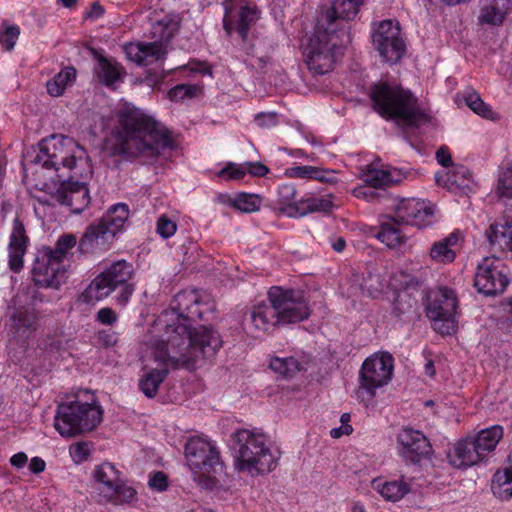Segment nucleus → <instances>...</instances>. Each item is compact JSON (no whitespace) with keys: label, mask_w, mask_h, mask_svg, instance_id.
I'll use <instances>...</instances> for the list:
<instances>
[{"label":"nucleus","mask_w":512,"mask_h":512,"mask_svg":"<svg viewBox=\"0 0 512 512\" xmlns=\"http://www.w3.org/2000/svg\"><path fill=\"white\" fill-rule=\"evenodd\" d=\"M235 440V468L256 477L273 471L280 459V453L273 450L266 435L249 429L237 430Z\"/></svg>","instance_id":"423d86ee"},{"label":"nucleus","mask_w":512,"mask_h":512,"mask_svg":"<svg viewBox=\"0 0 512 512\" xmlns=\"http://www.w3.org/2000/svg\"><path fill=\"white\" fill-rule=\"evenodd\" d=\"M373 486L385 500L392 502L399 501L410 491L409 485L404 481H374Z\"/></svg>","instance_id":"a19ab883"},{"label":"nucleus","mask_w":512,"mask_h":512,"mask_svg":"<svg viewBox=\"0 0 512 512\" xmlns=\"http://www.w3.org/2000/svg\"><path fill=\"white\" fill-rule=\"evenodd\" d=\"M491 487L498 498L502 500L512 498V451L509 455V466L494 474Z\"/></svg>","instance_id":"ea45409f"},{"label":"nucleus","mask_w":512,"mask_h":512,"mask_svg":"<svg viewBox=\"0 0 512 512\" xmlns=\"http://www.w3.org/2000/svg\"><path fill=\"white\" fill-rule=\"evenodd\" d=\"M394 359L388 352L374 353L362 364L359 378L360 389L371 399L376 390L387 385L393 374Z\"/></svg>","instance_id":"4468645a"},{"label":"nucleus","mask_w":512,"mask_h":512,"mask_svg":"<svg viewBox=\"0 0 512 512\" xmlns=\"http://www.w3.org/2000/svg\"><path fill=\"white\" fill-rule=\"evenodd\" d=\"M185 458L194 481L206 489L216 485L223 463L215 444L201 437L190 438L185 445Z\"/></svg>","instance_id":"1a4fd4ad"},{"label":"nucleus","mask_w":512,"mask_h":512,"mask_svg":"<svg viewBox=\"0 0 512 512\" xmlns=\"http://www.w3.org/2000/svg\"><path fill=\"white\" fill-rule=\"evenodd\" d=\"M13 321L18 334H31L38 327V315L34 309H18L13 316Z\"/></svg>","instance_id":"79ce46f5"},{"label":"nucleus","mask_w":512,"mask_h":512,"mask_svg":"<svg viewBox=\"0 0 512 512\" xmlns=\"http://www.w3.org/2000/svg\"><path fill=\"white\" fill-rule=\"evenodd\" d=\"M172 146L169 131L160 122L140 109L129 106L119 111L118 125L105 142L110 155L122 156L127 160L140 158L149 161Z\"/></svg>","instance_id":"f257e3e1"},{"label":"nucleus","mask_w":512,"mask_h":512,"mask_svg":"<svg viewBox=\"0 0 512 512\" xmlns=\"http://www.w3.org/2000/svg\"><path fill=\"white\" fill-rule=\"evenodd\" d=\"M486 236L492 250L512 252V220L503 224H491Z\"/></svg>","instance_id":"2f4dec72"},{"label":"nucleus","mask_w":512,"mask_h":512,"mask_svg":"<svg viewBox=\"0 0 512 512\" xmlns=\"http://www.w3.org/2000/svg\"><path fill=\"white\" fill-rule=\"evenodd\" d=\"M76 245L78 246V241L74 234H63L57 239L54 248L45 247L32 269L35 285L59 288L64 284L66 271L60 269V264Z\"/></svg>","instance_id":"9d476101"},{"label":"nucleus","mask_w":512,"mask_h":512,"mask_svg":"<svg viewBox=\"0 0 512 512\" xmlns=\"http://www.w3.org/2000/svg\"><path fill=\"white\" fill-rule=\"evenodd\" d=\"M232 0H225L223 28L227 35L231 36L234 32L238 34L243 42H248L250 34L256 22L259 19V11L256 6L244 5L238 10L231 6Z\"/></svg>","instance_id":"dca6fc26"},{"label":"nucleus","mask_w":512,"mask_h":512,"mask_svg":"<svg viewBox=\"0 0 512 512\" xmlns=\"http://www.w3.org/2000/svg\"><path fill=\"white\" fill-rule=\"evenodd\" d=\"M39 146V152L32 160L34 165L53 170L58 179L71 173L76 174V153L82 149L72 138L52 135L42 140Z\"/></svg>","instance_id":"9b49d317"},{"label":"nucleus","mask_w":512,"mask_h":512,"mask_svg":"<svg viewBox=\"0 0 512 512\" xmlns=\"http://www.w3.org/2000/svg\"><path fill=\"white\" fill-rule=\"evenodd\" d=\"M350 288H363L367 285V279L362 273L352 272L348 281Z\"/></svg>","instance_id":"e2e57ef3"},{"label":"nucleus","mask_w":512,"mask_h":512,"mask_svg":"<svg viewBox=\"0 0 512 512\" xmlns=\"http://www.w3.org/2000/svg\"><path fill=\"white\" fill-rule=\"evenodd\" d=\"M436 159L444 167L452 166V158L447 148L441 147L436 152Z\"/></svg>","instance_id":"0e129e2a"},{"label":"nucleus","mask_w":512,"mask_h":512,"mask_svg":"<svg viewBox=\"0 0 512 512\" xmlns=\"http://www.w3.org/2000/svg\"><path fill=\"white\" fill-rule=\"evenodd\" d=\"M197 299L196 290H179L172 309L158 316L152 332L172 348L184 347L200 353L202 358H214L223 343L219 333L206 326L192 329L190 319L183 315Z\"/></svg>","instance_id":"f03ea898"},{"label":"nucleus","mask_w":512,"mask_h":512,"mask_svg":"<svg viewBox=\"0 0 512 512\" xmlns=\"http://www.w3.org/2000/svg\"><path fill=\"white\" fill-rule=\"evenodd\" d=\"M28 242L29 239L26 235L24 224L19 218H15L8 246L11 270L18 272L23 267V256L26 253Z\"/></svg>","instance_id":"bb28decb"},{"label":"nucleus","mask_w":512,"mask_h":512,"mask_svg":"<svg viewBox=\"0 0 512 512\" xmlns=\"http://www.w3.org/2000/svg\"><path fill=\"white\" fill-rule=\"evenodd\" d=\"M511 11L512 0H489L481 8L478 19L482 24L500 26Z\"/></svg>","instance_id":"c756f323"},{"label":"nucleus","mask_w":512,"mask_h":512,"mask_svg":"<svg viewBox=\"0 0 512 512\" xmlns=\"http://www.w3.org/2000/svg\"><path fill=\"white\" fill-rule=\"evenodd\" d=\"M247 173L252 176L262 177L265 176L269 169L261 162H246Z\"/></svg>","instance_id":"bf43d9fd"},{"label":"nucleus","mask_w":512,"mask_h":512,"mask_svg":"<svg viewBox=\"0 0 512 512\" xmlns=\"http://www.w3.org/2000/svg\"><path fill=\"white\" fill-rule=\"evenodd\" d=\"M98 501L113 506L132 505L138 501V492L122 474L98 497Z\"/></svg>","instance_id":"393cba45"},{"label":"nucleus","mask_w":512,"mask_h":512,"mask_svg":"<svg viewBox=\"0 0 512 512\" xmlns=\"http://www.w3.org/2000/svg\"><path fill=\"white\" fill-rule=\"evenodd\" d=\"M128 217L126 204L113 205L99 220L87 226L78 241L80 254H102L108 251L115 236L123 230Z\"/></svg>","instance_id":"6e6552de"},{"label":"nucleus","mask_w":512,"mask_h":512,"mask_svg":"<svg viewBox=\"0 0 512 512\" xmlns=\"http://www.w3.org/2000/svg\"><path fill=\"white\" fill-rule=\"evenodd\" d=\"M351 42V35L345 29L340 33L317 22L315 32L304 47L303 56L308 69L314 74L323 75L332 71L336 53Z\"/></svg>","instance_id":"0eeeda50"},{"label":"nucleus","mask_w":512,"mask_h":512,"mask_svg":"<svg viewBox=\"0 0 512 512\" xmlns=\"http://www.w3.org/2000/svg\"><path fill=\"white\" fill-rule=\"evenodd\" d=\"M98 501L113 506L132 505L138 501V492L122 474L98 497Z\"/></svg>","instance_id":"a878e982"},{"label":"nucleus","mask_w":512,"mask_h":512,"mask_svg":"<svg viewBox=\"0 0 512 512\" xmlns=\"http://www.w3.org/2000/svg\"><path fill=\"white\" fill-rule=\"evenodd\" d=\"M333 171L325 170L315 166H295L287 170L290 177L301 179H315L321 182H328L332 179L327 175L332 174Z\"/></svg>","instance_id":"c03bdc74"},{"label":"nucleus","mask_w":512,"mask_h":512,"mask_svg":"<svg viewBox=\"0 0 512 512\" xmlns=\"http://www.w3.org/2000/svg\"><path fill=\"white\" fill-rule=\"evenodd\" d=\"M212 359L202 358L200 353L184 347L172 348L158 338L142 356L143 369L146 372L139 380V388L145 396L153 398L168 375L169 367L194 369Z\"/></svg>","instance_id":"7ed1b4c3"},{"label":"nucleus","mask_w":512,"mask_h":512,"mask_svg":"<svg viewBox=\"0 0 512 512\" xmlns=\"http://www.w3.org/2000/svg\"><path fill=\"white\" fill-rule=\"evenodd\" d=\"M58 181L59 185L52 196L59 204L68 206L73 213H81L90 203L89 189L86 183L74 180L72 174H68Z\"/></svg>","instance_id":"a211bd4d"},{"label":"nucleus","mask_w":512,"mask_h":512,"mask_svg":"<svg viewBox=\"0 0 512 512\" xmlns=\"http://www.w3.org/2000/svg\"><path fill=\"white\" fill-rule=\"evenodd\" d=\"M333 204L328 198L308 197L300 200L298 216H305L312 212H328Z\"/></svg>","instance_id":"a18cd8bd"},{"label":"nucleus","mask_w":512,"mask_h":512,"mask_svg":"<svg viewBox=\"0 0 512 512\" xmlns=\"http://www.w3.org/2000/svg\"><path fill=\"white\" fill-rule=\"evenodd\" d=\"M268 299L282 325L302 322L311 315L303 290H269Z\"/></svg>","instance_id":"ddd939ff"},{"label":"nucleus","mask_w":512,"mask_h":512,"mask_svg":"<svg viewBox=\"0 0 512 512\" xmlns=\"http://www.w3.org/2000/svg\"><path fill=\"white\" fill-rule=\"evenodd\" d=\"M93 450V443L89 441H78L70 445L69 454L75 464L88 461Z\"/></svg>","instance_id":"de8ad7c7"},{"label":"nucleus","mask_w":512,"mask_h":512,"mask_svg":"<svg viewBox=\"0 0 512 512\" xmlns=\"http://www.w3.org/2000/svg\"><path fill=\"white\" fill-rule=\"evenodd\" d=\"M28 461V457L24 452H18L10 458V464L17 469L23 468Z\"/></svg>","instance_id":"774afa93"},{"label":"nucleus","mask_w":512,"mask_h":512,"mask_svg":"<svg viewBox=\"0 0 512 512\" xmlns=\"http://www.w3.org/2000/svg\"><path fill=\"white\" fill-rule=\"evenodd\" d=\"M450 465L455 468H468L484 460L473 438L457 441L447 454Z\"/></svg>","instance_id":"b1692460"},{"label":"nucleus","mask_w":512,"mask_h":512,"mask_svg":"<svg viewBox=\"0 0 512 512\" xmlns=\"http://www.w3.org/2000/svg\"><path fill=\"white\" fill-rule=\"evenodd\" d=\"M497 193L500 198L512 199V164L500 173Z\"/></svg>","instance_id":"3c124183"},{"label":"nucleus","mask_w":512,"mask_h":512,"mask_svg":"<svg viewBox=\"0 0 512 512\" xmlns=\"http://www.w3.org/2000/svg\"><path fill=\"white\" fill-rule=\"evenodd\" d=\"M148 486L152 490L163 492L169 486L168 476L162 471L154 472L149 477Z\"/></svg>","instance_id":"5fc2aeb1"},{"label":"nucleus","mask_w":512,"mask_h":512,"mask_svg":"<svg viewBox=\"0 0 512 512\" xmlns=\"http://www.w3.org/2000/svg\"><path fill=\"white\" fill-rule=\"evenodd\" d=\"M510 283V278L504 267L495 265V261L485 257L478 264L474 277L475 288H506Z\"/></svg>","instance_id":"412c9836"},{"label":"nucleus","mask_w":512,"mask_h":512,"mask_svg":"<svg viewBox=\"0 0 512 512\" xmlns=\"http://www.w3.org/2000/svg\"><path fill=\"white\" fill-rule=\"evenodd\" d=\"M96 319L102 324L112 325L116 322L117 315L111 308L105 307L98 311Z\"/></svg>","instance_id":"13d9d810"},{"label":"nucleus","mask_w":512,"mask_h":512,"mask_svg":"<svg viewBox=\"0 0 512 512\" xmlns=\"http://www.w3.org/2000/svg\"><path fill=\"white\" fill-rule=\"evenodd\" d=\"M95 58L94 75L99 83L113 87L122 81L125 71L118 62L103 55H96Z\"/></svg>","instance_id":"cd10ccee"},{"label":"nucleus","mask_w":512,"mask_h":512,"mask_svg":"<svg viewBox=\"0 0 512 512\" xmlns=\"http://www.w3.org/2000/svg\"><path fill=\"white\" fill-rule=\"evenodd\" d=\"M394 217L401 224L423 228L433 222L434 209L429 203L419 199H402L395 206Z\"/></svg>","instance_id":"aec40b11"},{"label":"nucleus","mask_w":512,"mask_h":512,"mask_svg":"<svg viewBox=\"0 0 512 512\" xmlns=\"http://www.w3.org/2000/svg\"><path fill=\"white\" fill-rule=\"evenodd\" d=\"M424 305L433 329L441 335H451L456 331L454 314L457 300L453 290H426Z\"/></svg>","instance_id":"f8f14e48"},{"label":"nucleus","mask_w":512,"mask_h":512,"mask_svg":"<svg viewBox=\"0 0 512 512\" xmlns=\"http://www.w3.org/2000/svg\"><path fill=\"white\" fill-rule=\"evenodd\" d=\"M127 58L138 65L147 66L164 59L167 51L160 41L129 43L124 46Z\"/></svg>","instance_id":"5701e85b"},{"label":"nucleus","mask_w":512,"mask_h":512,"mask_svg":"<svg viewBox=\"0 0 512 512\" xmlns=\"http://www.w3.org/2000/svg\"><path fill=\"white\" fill-rule=\"evenodd\" d=\"M76 78V70L73 67H65L53 80L47 83V91L51 96H60L65 88Z\"/></svg>","instance_id":"37998d69"},{"label":"nucleus","mask_w":512,"mask_h":512,"mask_svg":"<svg viewBox=\"0 0 512 512\" xmlns=\"http://www.w3.org/2000/svg\"><path fill=\"white\" fill-rule=\"evenodd\" d=\"M177 230V225L172 220H170L167 216L162 215L159 217L157 221V232L163 238H169L175 234Z\"/></svg>","instance_id":"4d7b16f0"},{"label":"nucleus","mask_w":512,"mask_h":512,"mask_svg":"<svg viewBox=\"0 0 512 512\" xmlns=\"http://www.w3.org/2000/svg\"><path fill=\"white\" fill-rule=\"evenodd\" d=\"M396 441L398 454L406 463L419 464L430 458L433 451L429 439L412 428L401 429Z\"/></svg>","instance_id":"f3484780"},{"label":"nucleus","mask_w":512,"mask_h":512,"mask_svg":"<svg viewBox=\"0 0 512 512\" xmlns=\"http://www.w3.org/2000/svg\"><path fill=\"white\" fill-rule=\"evenodd\" d=\"M502 437L503 427L500 425H494L481 430L477 436L473 438V441L481 452L482 457L485 459L489 453L495 450Z\"/></svg>","instance_id":"58836bf2"},{"label":"nucleus","mask_w":512,"mask_h":512,"mask_svg":"<svg viewBox=\"0 0 512 512\" xmlns=\"http://www.w3.org/2000/svg\"><path fill=\"white\" fill-rule=\"evenodd\" d=\"M98 341L105 347H112L117 343L118 338L114 332L102 330L98 333Z\"/></svg>","instance_id":"052dcab7"},{"label":"nucleus","mask_w":512,"mask_h":512,"mask_svg":"<svg viewBox=\"0 0 512 512\" xmlns=\"http://www.w3.org/2000/svg\"><path fill=\"white\" fill-rule=\"evenodd\" d=\"M364 0H332V5L318 18L320 27H327L340 33L345 29L350 33L349 22L359 13Z\"/></svg>","instance_id":"6ab92c4d"},{"label":"nucleus","mask_w":512,"mask_h":512,"mask_svg":"<svg viewBox=\"0 0 512 512\" xmlns=\"http://www.w3.org/2000/svg\"><path fill=\"white\" fill-rule=\"evenodd\" d=\"M260 198L255 194L239 193L232 200V206L241 212L251 213L259 210Z\"/></svg>","instance_id":"49530a36"},{"label":"nucleus","mask_w":512,"mask_h":512,"mask_svg":"<svg viewBox=\"0 0 512 512\" xmlns=\"http://www.w3.org/2000/svg\"><path fill=\"white\" fill-rule=\"evenodd\" d=\"M466 105L471 108L476 114L487 118L493 119V111L491 108L486 105L483 100L480 98L479 94L476 92H469L464 97Z\"/></svg>","instance_id":"09e8293b"},{"label":"nucleus","mask_w":512,"mask_h":512,"mask_svg":"<svg viewBox=\"0 0 512 512\" xmlns=\"http://www.w3.org/2000/svg\"><path fill=\"white\" fill-rule=\"evenodd\" d=\"M247 174L246 163L244 164H228L219 172V176L234 180H240Z\"/></svg>","instance_id":"864d4df0"},{"label":"nucleus","mask_w":512,"mask_h":512,"mask_svg":"<svg viewBox=\"0 0 512 512\" xmlns=\"http://www.w3.org/2000/svg\"><path fill=\"white\" fill-rule=\"evenodd\" d=\"M268 367L273 373L285 380L293 379L303 369L300 360L293 355H270Z\"/></svg>","instance_id":"f704fd0d"},{"label":"nucleus","mask_w":512,"mask_h":512,"mask_svg":"<svg viewBox=\"0 0 512 512\" xmlns=\"http://www.w3.org/2000/svg\"><path fill=\"white\" fill-rule=\"evenodd\" d=\"M133 275L131 264L125 260L113 263L110 267L99 273L89 284L88 288H116L128 285Z\"/></svg>","instance_id":"4be33fe9"},{"label":"nucleus","mask_w":512,"mask_h":512,"mask_svg":"<svg viewBox=\"0 0 512 512\" xmlns=\"http://www.w3.org/2000/svg\"><path fill=\"white\" fill-rule=\"evenodd\" d=\"M471 172L463 165H452V168L443 175L436 176L439 184H443L449 190L469 188Z\"/></svg>","instance_id":"4c0bfd02"},{"label":"nucleus","mask_w":512,"mask_h":512,"mask_svg":"<svg viewBox=\"0 0 512 512\" xmlns=\"http://www.w3.org/2000/svg\"><path fill=\"white\" fill-rule=\"evenodd\" d=\"M360 177L371 188H381L390 184L399 183L403 174L401 170L397 168L377 169L369 165L366 169L362 170Z\"/></svg>","instance_id":"c85d7f7f"},{"label":"nucleus","mask_w":512,"mask_h":512,"mask_svg":"<svg viewBox=\"0 0 512 512\" xmlns=\"http://www.w3.org/2000/svg\"><path fill=\"white\" fill-rule=\"evenodd\" d=\"M199 90V87L196 85L179 84L170 89L168 95L171 100L179 101L196 96Z\"/></svg>","instance_id":"603ef678"},{"label":"nucleus","mask_w":512,"mask_h":512,"mask_svg":"<svg viewBox=\"0 0 512 512\" xmlns=\"http://www.w3.org/2000/svg\"><path fill=\"white\" fill-rule=\"evenodd\" d=\"M296 189L292 184H283L277 192V201L275 209L288 217H297L300 200H296Z\"/></svg>","instance_id":"c9c22d12"},{"label":"nucleus","mask_w":512,"mask_h":512,"mask_svg":"<svg viewBox=\"0 0 512 512\" xmlns=\"http://www.w3.org/2000/svg\"><path fill=\"white\" fill-rule=\"evenodd\" d=\"M370 97L374 110L382 118L400 126L418 128L430 120L418 98L399 84L380 81L371 87Z\"/></svg>","instance_id":"20e7f679"},{"label":"nucleus","mask_w":512,"mask_h":512,"mask_svg":"<svg viewBox=\"0 0 512 512\" xmlns=\"http://www.w3.org/2000/svg\"><path fill=\"white\" fill-rule=\"evenodd\" d=\"M372 41L383 60L389 63L398 62L406 50L399 23L390 19L374 25Z\"/></svg>","instance_id":"2eb2a0df"},{"label":"nucleus","mask_w":512,"mask_h":512,"mask_svg":"<svg viewBox=\"0 0 512 512\" xmlns=\"http://www.w3.org/2000/svg\"><path fill=\"white\" fill-rule=\"evenodd\" d=\"M104 410L98 397L91 391L80 390L71 400L58 405L54 427L66 438L95 430L103 421Z\"/></svg>","instance_id":"39448f33"},{"label":"nucleus","mask_w":512,"mask_h":512,"mask_svg":"<svg viewBox=\"0 0 512 512\" xmlns=\"http://www.w3.org/2000/svg\"><path fill=\"white\" fill-rule=\"evenodd\" d=\"M46 468L45 461L40 457H33L29 463V470L34 474L43 472Z\"/></svg>","instance_id":"338daca9"},{"label":"nucleus","mask_w":512,"mask_h":512,"mask_svg":"<svg viewBox=\"0 0 512 512\" xmlns=\"http://www.w3.org/2000/svg\"><path fill=\"white\" fill-rule=\"evenodd\" d=\"M461 239L457 232H452L447 237L433 243L430 249V258L435 263L448 264L454 261L457 255L455 247Z\"/></svg>","instance_id":"7c9ffc66"},{"label":"nucleus","mask_w":512,"mask_h":512,"mask_svg":"<svg viewBox=\"0 0 512 512\" xmlns=\"http://www.w3.org/2000/svg\"><path fill=\"white\" fill-rule=\"evenodd\" d=\"M251 324L254 332L257 334L268 333L274 327L281 326L273 307L265 304H259L251 312Z\"/></svg>","instance_id":"72a5a7b5"},{"label":"nucleus","mask_w":512,"mask_h":512,"mask_svg":"<svg viewBox=\"0 0 512 512\" xmlns=\"http://www.w3.org/2000/svg\"><path fill=\"white\" fill-rule=\"evenodd\" d=\"M400 222L395 217H388L387 221L380 224V230L376 234L378 240L389 248H398L405 242V236L400 229Z\"/></svg>","instance_id":"e433bc0d"},{"label":"nucleus","mask_w":512,"mask_h":512,"mask_svg":"<svg viewBox=\"0 0 512 512\" xmlns=\"http://www.w3.org/2000/svg\"><path fill=\"white\" fill-rule=\"evenodd\" d=\"M123 473L112 463L103 462L96 465L91 478L97 497L108 489Z\"/></svg>","instance_id":"473e14b6"},{"label":"nucleus","mask_w":512,"mask_h":512,"mask_svg":"<svg viewBox=\"0 0 512 512\" xmlns=\"http://www.w3.org/2000/svg\"><path fill=\"white\" fill-rule=\"evenodd\" d=\"M3 30L0 31V44L2 47L11 51L20 35V28L17 25H11L7 21L2 23Z\"/></svg>","instance_id":"8fccbe9b"},{"label":"nucleus","mask_w":512,"mask_h":512,"mask_svg":"<svg viewBox=\"0 0 512 512\" xmlns=\"http://www.w3.org/2000/svg\"><path fill=\"white\" fill-rule=\"evenodd\" d=\"M413 308V299L408 294H400L394 298V312L397 316L409 312Z\"/></svg>","instance_id":"6e6d98bb"},{"label":"nucleus","mask_w":512,"mask_h":512,"mask_svg":"<svg viewBox=\"0 0 512 512\" xmlns=\"http://www.w3.org/2000/svg\"><path fill=\"white\" fill-rule=\"evenodd\" d=\"M400 277V283L402 285V288H414L416 286L422 285V282L415 276H411L406 273H401Z\"/></svg>","instance_id":"69168bd1"},{"label":"nucleus","mask_w":512,"mask_h":512,"mask_svg":"<svg viewBox=\"0 0 512 512\" xmlns=\"http://www.w3.org/2000/svg\"><path fill=\"white\" fill-rule=\"evenodd\" d=\"M255 121L260 127H270L276 125V114L260 113L255 117Z\"/></svg>","instance_id":"680f3d73"}]
</instances>
